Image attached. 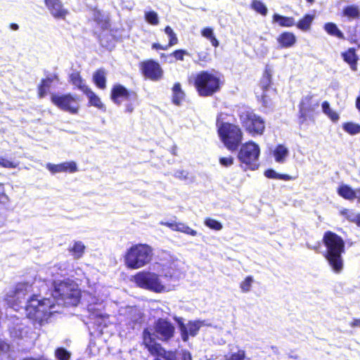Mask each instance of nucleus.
<instances>
[{
  "instance_id": "f257e3e1",
  "label": "nucleus",
  "mask_w": 360,
  "mask_h": 360,
  "mask_svg": "<svg viewBox=\"0 0 360 360\" xmlns=\"http://www.w3.org/2000/svg\"><path fill=\"white\" fill-rule=\"evenodd\" d=\"M53 283L54 290L52 299L39 300L35 296L30 297L32 285L28 282H23L7 288L4 300L12 307L24 303L22 307L25 309L27 318L41 326L48 321L51 315L59 313L61 306H76L80 300V291L75 283L55 279L53 280Z\"/></svg>"
},
{
  "instance_id": "f03ea898",
  "label": "nucleus",
  "mask_w": 360,
  "mask_h": 360,
  "mask_svg": "<svg viewBox=\"0 0 360 360\" xmlns=\"http://www.w3.org/2000/svg\"><path fill=\"white\" fill-rule=\"evenodd\" d=\"M160 264H156L153 266V270L155 271L143 270L138 272L134 276L133 281L139 288L153 292L162 293L171 291L174 285L168 283L163 279L160 271Z\"/></svg>"
},
{
  "instance_id": "7ed1b4c3",
  "label": "nucleus",
  "mask_w": 360,
  "mask_h": 360,
  "mask_svg": "<svg viewBox=\"0 0 360 360\" xmlns=\"http://www.w3.org/2000/svg\"><path fill=\"white\" fill-rule=\"evenodd\" d=\"M323 241L326 248V259L332 270L340 274L343 269L342 254L345 252L344 240L337 234L327 231L323 236Z\"/></svg>"
},
{
  "instance_id": "20e7f679",
  "label": "nucleus",
  "mask_w": 360,
  "mask_h": 360,
  "mask_svg": "<svg viewBox=\"0 0 360 360\" xmlns=\"http://www.w3.org/2000/svg\"><path fill=\"white\" fill-rule=\"evenodd\" d=\"M189 81L193 82L200 96H211L219 89V78L207 71H201L193 75Z\"/></svg>"
},
{
  "instance_id": "39448f33",
  "label": "nucleus",
  "mask_w": 360,
  "mask_h": 360,
  "mask_svg": "<svg viewBox=\"0 0 360 360\" xmlns=\"http://www.w3.org/2000/svg\"><path fill=\"white\" fill-rule=\"evenodd\" d=\"M153 257L152 248L146 244H137L131 246L127 252L124 262L131 269H140L148 264Z\"/></svg>"
},
{
  "instance_id": "423d86ee",
  "label": "nucleus",
  "mask_w": 360,
  "mask_h": 360,
  "mask_svg": "<svg viewBox=\"0 0 360 360\" xmlns=\"http://www.w3.org/2000/svg\"><path fill=\"white\" fill-rule=\"evenodd\" d=\"M219 135L225 146L231 151L236 150L243 139L240 129L233 124L221 123L218 127Z\"/></svg>"
},
{
  "instance_id": "0eeeda50",
  "label": "nucleus",
  "mask_w": 360,
  "mask_h": 360,
  "mask_svg": "<svg viewBox=\"0 0 360 360\" xmlns=\"http://www.w3.org/2000/svg\"><path fill=\"white\" fill-rule=\"evenodd\" d=\"M259 146L252 141H250L241 146L238 157L242 163L248 165L251 169H255L259 166Z\"/></svg>"
},
{
  "instance_id": "6e6552de",
  "label": "nucleus",
  "mask_w": 360,
  "mask_h": 360,
  "mask_svg": "<svg viewBox=\"0 0 360 360\" xmlns=\"http://www.w3.org/2000/svg\"><path fill=\"white\" fill-rule=\"evenodd\" d=\"M8 321V330L12 338L16 339L31 338L33 330L29 326L27 319L22 320L19 318L11 317Z\"/></svg>"
},
{
  "instance_id": "1a4fd4ad",
  "label": "nucleus",
  "mask_w": 360,
  "mask_h": 360,
  "mask_svg": "<svg viewBox=\"0 0 360 360\" xmlns=\"http://www.w3.org/2000/svg\"><path fill=\"white\" fill-rule=\"evenodd\" d=\"M240 121L246 130L252 134H262L265 126L264 120L252 111H245L240 115Z\"/></svg>"
},
{
  "instance_id": "9d476101",
  "label": "nucleus",
  "mask_w": 360,
  "mask_h": 360,
  "mask_svg": "<svg viewBox=\"0 0 360 360\" xmlns=\"http://www.w3.org/2000/svg\"><path fill=\"white\" fill-rule=\"evenodd\" d=\"M51 101L60 109L69 112L72 114H76L79 108V103L77 96H73L70 94L64 95L52 94Z\"/></svg>"
},
{
  "instance_id": "9b49d317",
  "label": "nucleus",
  "mask_w": 360,
  "mask_h": 360,
  "mask_svg": "<svg viewBox=\"0 0 360 360\" xmlns=\"http://www.w3.org/2000/svg\"><path fill=\"white\" fill-rule=\"evenodd\" d=\"M176 321L181 330L182 340L184 342L188 340V335L195 336L201 327L211 326V323L205 320L190 321L186 324L184 323L181 318L176 319Z\"/></svg>"
},
{
  "instance_id": "f8f14e48",
  "label": "nucleus",
  "mask_w": 360,
  "mask_h": 360,
  "mask_svg": "<svg viewBox=\"0 0 360 360\" xmlns=\"http://www.w3.org/2000/svg\"><path fill=\"white\" fill-rule=\"evenodd\" d=\"M160 271L163 279L168 283L176 282L181 277V266L182 263L179 260H173L169 265L161 264Z\"/></svg>"
},
{
  "instance_id": "ddd939ff",
  "label": "nucleus",
  "mask_w": 360,
  "mask_h": 360,
  "mask_svg": "<svg viewBox=\"0 0 360 360\" xmlns=\"http://www.w3.org/2000/svg\"><path fill=\"white\" fill-rule=\"evenodd\" d=\"M154 328L157 338L162 341H167L171 339L174 336L175 330L174 325L165 319L157 320Z\"/></svg>"
},
{
  "instance_id": "4468645a",
  "label": "nucleus",
  "mask_w": 360,
  "mask_h": 360,
  "mask_svg": "<svg viewBox=\"0 0 360 360\" xmlns=\"http://www.w3.org/2000/svg\"><path fill=\"white\" fill-rule=\"evenodd\" d=\"M110 98L115 104L120 105L124 101L135 100L136 94L133 91H128L124 86L117 84L111 90Z\"/></svg>"
},
{
  "instance_id": "2eb2a0df",
  "label": "nucleus",
  "mask_w": 360,
  "mask_h": 360,
  "mask_svg": "<svg viewBox=\"0 0 360 360\" xmlns=\"http://www.w3.org/2000/svg\"><path fill=\"white\" fill-rule=\"evenodd\" d=\"M144 75L152 80H158L162 76V70L159 63L154 60H148L142 63Z\"/></svg>"
},
{
  "instance_id": "dca6fc26",
  "label": "nucleus",
  "mask_w": 360,
  "mask_h": 360,
  "mask_svg": "<svg viewBox=\"0 0 360 360\" xmlns=\"http://www.w3.org/2000/svg\"><path fill=\"white\" fill-rule=\"evenodd\" d=\"M45 5L55 18L65 19L68 13L60 0H45Z\"/></svg>"
},
{
  "instance_id": "f3484780",
  "label": "nucleus",
  "mask_w": 360,
  "mask_h": 360,
  "mask_svg": "<svg viewBox=\"0 0 360 360\" xmlns=\"http://www.w3.org/2000/svg\"><path fill=\"white\" fill-rule=\"evenodd\" d=\"M46 168L53 174L65 172L73 173L77 171V164L73 161L65 162L58 165L47 163Z\"/></svg>"
},
{
  "instance_id": "a211bd4d",
  "label": "nucleus",
  "mask_w": 360,
  "mask_h": 360,
  "mask_svg": "<svg viewBox=\"0 0 360 360\" xmlns=\"http://www.w3.org/2000/svg\"><path fill=\"white\" fill-rule=\"evenodd\" d=\"M311 99H312L311 96H306L302 99V101L300 102V120L301 123H302L306 120V117L307 116V114L309 112H312L314 110L315 106L318 105V104L313 105L311 104Z\"/></svg>"
},
{
  "instance_id": "6ab92c4d",
  "label": "nucleus",
  "mask_w": 360,
  "mask_h": 360,
  "mask_svg": "<svg viewBox=\"0 0 360 360\" xmlns=\"http://www.w3.org/2000/svg\"><path fill=\"white\" fill-rule=\"evenodd\" d=\"M153 355L160 356L165 360H181V351L179 353L177 351H166L162 346L158 347V350L154 349Z\"/></svg>"
},
{
  "instance_id": "aec40b11",
  "label": "nucleus",
  "mask_w": 360,
  "mask_h": 360,
  "mask_svg": "<svg viewBox=\"0 0 360 360\" xmlns=\"http://www.w3.org/2000/svg\"><path fill=\"white\" fill-rule=\"evenodd\" d=\"M277 41L282 48H290L296 42L295 35L290 32H284L277 38Z\"/></svg>"
},
{
  "instance_id": "412c9836",
  "label": "nucleus",
  "mask_w": 360,
  "mask_h": 360,
  "mask_svg": "<svg viewBox=\"0 0 360 360\" xmlns=\"http://www.w3.org/2000/svg\"><path fill=\"white\" fill-rule=\"evenodd\" d=\"M143 340L146 347L152 355L155 354L153 350L156 349V348L158 349V347L161 346L160 344L155 342L153 334L148 328L145 329L143 332Z\"/></svg>"
},
{
  "instance_id": "4be33fe9",
  "label": "nucleus",
  "mask_w": 360,
  "mask_h": 360,
  "mask_svg": "<svg viewBox=\"0 0 360 360\" xmlns=\"http://www.w3.org/2000/svg\"><path fill=\"white\" fill-rule=\"evenodd\" d=\"M273 155L276 162L283 163L289 155V150L282 144L278 145L273 150Z\"/></svg>"
},
{
  "instance_id": "5701e85b",
  "label": "nucleus",
  "mask_w": 360,
  "mask_h": 360,
  "mask_svg": "<svg viewBox=\"0 0 360 360\" xmlns=\"http://www.w3.org/2000/svg\"><path fill=\"white\" fill-rule=\"evenodd\" d=\"M84 94L88 98L89 103L91 105H93L104 112L106 110L105 106L102 103L101 98L90 88Z\"/></svg>"
},
{
  "instance_id": "b1692460",
  "label": "nucleus",
  "mask_w": 360,
  "mask_h": 360,
  "mask_svg": "<svg viewBox=\"0 0 360 360\" xmlns=\"http://www.w3.org/2000/svg\"><path fill=\"white\" fill-rule=\"evenodd\" d=\"M185 98V93L181 89L180 83L174 84L172 88V102L176 105H180Z\"/></svg>"
},
{
  "instance_id": "393cba45",
  "label": "nucleus",
  "mask_w": 360,
  "mask_h": 360,
  "mask_svg": "<svg viewBox=\"0 0 360 360\" xmlns=\"http://www.w3.org/2000/svg\"><path fill=\"white\" fill-rule=\"evenodd\" d=\"M271 74H272L271 68L269 66H266V69H265V72L263 75V77L260 82L261 88L264 91V94L262 95V97L264 98L266 97L264 92L266 91H267L268 88L270 86V85L271 84Z\"/></svg>"
},
{
  "instance_id": "a878e982",
  "label": "nucleus",
  "mask_w": 360,
  "mask_h": 360,
  "mask_svg": "<svg viewBox=\"0 0 360 360\" xmlns=\"http://www.w3.org/2000/svg\"><path fill=\"white\" fill-rule=\"evenodd\" d=\"M105 75V72L103 70H98L93 75V80L95 84L101 89H104L106 87Z\"/></svg>"
},
{
  "instance_id": "bb28decb",
  "label": "nucleus",
  "mask_w": 360,
  "mask_h": 360,
  "mask_svg": "<svg viewBox=\"0 0 360 360\" xmlns=\"http://www.w3.org/2000/svg\"><path fill=\"white\" fill-rule=\"evenodd\" d=\"M70 77L71 82L83 93L89 89V86L86 85L84 80L82 79L78 72L72 73Z\"/></svg>"
},
{
  "instance_id": "cd10ccee",
  "label": "nucleus",
  "mask_w": 360,
  "mask_h": 360,
  "mask_svg": "<svg viewBox=\"0 0 360 360\" xmlns=\"http://www.w3.org/2000/svg\"><path fill=\"white\" fill-rule=\"evenodd\" d=\"M273 21L278 22L281 27H292L295 25V19L292 17H285L279 14H274Z\"/></svg>"
},
{
  "instance_id": "c85d7f7f",
  "label": "nucleus",
  "mask_w": 360,
  "mask_h": 360,
  "mask_svg": "<svg viewBox=\"0 0 360 360\" xmlns=\"http://www.w3.org/2000/svg\"><path fill=\"white\" fill-rule=\"evenodd\" d=\"M338 194L347 200L355 199V191L347 185H342L338 188Z\"/></svg>"
},
{
  "instance_id": "c756f323",
  "label": "nucleus",
  "mask_w": 360,
  "mask_h": 360,
  "mask_svg": "<svg viewBox=\"0 0 360 360\" xmlns=\"http://www.w3.org/2000/svg\"><path fill=\"white\" fill-rule=\"evenodd\" d=\"M343 15L349 19H358L360 18L359 8L356 5L347 6L343 9Z\"/></svg>"
},
{
  "instance_id": "7c9ffc66",
  "label": "nucleus",
  "mask_w": 360,
  "mask_h": 360,
  "mask_svg": "<svg viewBox=\"0 0 360 360\" xmlns=\"http://www.w3.org/2000/svg\"><path fill=\"white\" fill-rule=\"evenodd\" d=\"M103 300L101 297L99 295H94L92 297H91V300H89V304L88 306V309L89 311H96V312L93 313V315L95 314L96 316H102L101 312L98 310V309H96L94 307V305H101L103 302Z\"/></svg>"
},
{
  "instance_id": "2f4dec72",
  "label": "nucleus",
  "mask_w": 360,
  "mask_h": 360,
  "mask_svg": "<svg viewBox=\"0 0 360 360\" xmlns=\"http://www.w3.org/2000/svg\"><path fill=\"white\" fill-rule=\"evenodd\" d=\"M324 30L328 34L330 35L335 36L339 39H344L343 33L338 29L335 23H326L324 25Z\"/></svg>"
},
{
  "instance_id": "473e14b6",
  "label": "nucleus",
  "mask_w": 360,
  "mask_h": 360,
  "mask_svg": "<svg viewBox=\"0 0 360 360\" xmlns=\"http://www.w3.org/2000/svg\"><path fill=\"white\" fill-rule=\"evenodd\" d=\"M314 19V15L307 14L297 24V27L303 31L310 29L311 24Z\"/></svg>"
},
{
  "instance_id": "72a5a7b5",
  "label": "nucleus",
  "mask_w": 360,
  "mask_h": 360,
  "mask_svg": "<svg viewBox=\"0 0 360 360\" xmlns=\"http://www.w3.org/2000/svg\"><path fill=\"white\" fill-rule=\"evenodd\" d=\"M342 57L345 61L350 64L352 70L356 69V56L354 50L349 49L348 51L343 53Z\"/></svg>"
},
{
  "instance_id": "f704fd0d",
  "label": "nucleus",
  "mask_w": 360,
  "mask_h": 360,
  "mask_svg": "<svg viewBox=\"0 0 360 360\" xmlns=\"http://www.w3.org/2000/svg\"><path fill=\"white\" fill-rule=\"evenodd\" d=\"M225 360H251L250 358L246 356L245 352L243 349H238L236 352H231L224 356Z\"/></svg>"
},
{
  "instance_id": "c9c22d12",
  "label": "nucleus",
  "mask_w": 360,
  "mask_h": 360,
  "mask_svg": "<svg viewBox=\"0 0 360 360\" xmlns=\"http://www.w3.org/2000/svg\"><path fill=\"white\" fill-rule=\"evenodd\" d=\"M52 82L53 79L51 78H46L41 80V82L38 88V94L40 98H43L46 95Z\"/></svg>"
},
{
  "instance_id": "e433bc0d",
  "label": "nucleus",
  "mask_w": 360,
  "mask_h": 360,
  "mask_svg": "<svg viewBox=\"0 0 360 360\" xmlns=\"http://www.w3.org/2000/svg\"><path fill=\"white\" fill-rule=\"evenodd\" d=\"M322 109L323 112L327 115L333 122H337L339 120V115L330 108L328 101H324L322 103Z\"/></svg>"
},
{
  "instance_id": "4c0bfd02",
  "label": "nucleus",
  "mask_w": 360,
  "mask_h": 360,
  "mask_svg": "<svg viewBox=\"0 0 360 360\" xmlns=\"http://www.w3.org/2000/svg\"><path fill=\"white\" fill-rule=\"evenodd\" d=\"M85 245L81 241H77L74 243L71 251L75 258H80L84 254Z\"/></svg>"
},
{
  "instance_id": "58836bf2",
  "label": "nucleus",
  "mask_w": 360,
  "mask_h": 360,
  "mask_svg": "<svg viewBox=\"0 0 360 360\" xmlns=\"http://www.w3.org/2000/svg\"><path fill=\"white\" fill-rule=\"evenodd\" d=\"M251 7L252 9H254L257 13H260L262 15H266L267 14V8L265 6V4L258 0H254L252 1L251 4Z\"/></svg>"
},
{
  "instance_id": "ea45409f",
  "label": "nucleus",
  "mask_w": 360,
  "mask_h": 360,
  "mask_svg": "<svg viewBox=\"0 0 360 360\" xmlns=\"http://www.w3.org/2000/svg\"><path fill=\"white\" fill-rule=\"evenodd\" d=\"M175 231L182 232L193 236L197 235L196 231L192 229L188 226L181 222H176Z\"/></svg>"
},
{
  "instance_id": "a19ab883",
  "label": "nucleus",
  "mask_w": 360,
  "mask_h": 360,
  "mask_svg": "<svg viewBox=\"0 0 360 360\" xmlns=\"http://www.w3.org/2000/svg\"><path fill=\"white\" fill-rule=\"evenodd\" d=\"M343 129L351 135L360 133V125L353 122H347L343 124Z\"/></svg>"
},
{
  "instance_id": "79ce46f5",
  "label": "nucleus",
  "mask_w": 360,
  "mask_h": 360,
  "mask_svg": "<svg viewBox=\"0 0 360 360\" xmlns=\"http://www.w3.org/2000/svg\"><path fill=\"white\" fill-rule=\"evenodd\" d=\"M55 356L58 360H68L71 354L63 347H58L55 351Z\"/></svg>"
},
{
  "instance_id": "37998d69",
  "label": "nucleus",
  "mask_w": 360,
  "mask_h": 360,
  "mask_svg": "<svg viewBox=\"0 0 360 360\" xmlns=\"http://www.w3.org/2000/svg\"><path fill=\"white\" fill-rule=\"evenodd\" d=\"M145 19L149 24L153 25H157L159 23L158 15L155 11L146 12Z\"/></svg>"
},
{
  "instance_id": "c03bdc74",
  "label": "nucleus",
  "mask_w": 360,
  "mask_h": 360,
  "mask_svg": "<svg viewBox=\"0 0 360 360\" xmlns=\"http://www.w3.org/2000/svg\"><path fill=\"white\" fill-rule=\"evenodd\" d=\"M254 279L251 276H247L240 284L243 292H248L250 290Z\"/></svg>"
},
{
  "instance_id": "a18cd8bd",
  "label": "nucleus",
  "mask_w": 360,
  "mask_h": 360,
  "mask_svg": "<svg viewBox=\"0 0 360 360\" xmlns=\"http://www.w3.org/2000/svg\"><path fill=\"white\" fill-rule=\"evenodd\" d=\"M165 32L168 35L169 38L168 46H172L178 43L176 34L174 32L173 30L169 26H167L165 27Z\"/></svg>"
},
{
  "instance_id": "49530a36",
  "label": "nucleus",
  "mask_w": 360,
  "mask_h": 360,
  "mask_svg": "<svg viewBox=\"0 0 360 360\" xmlns=\"http://www.w3.org/2000/svg\"><path fill=\"white\" fill-rule=\"evenodd\" d=\"M65 270V264H56L48 270V274L52 277H56L57 275L62 274Z\"/></svg>"
},
{
  "instance_id": "de8ad7c7",
  "label": "nucleus",
  "mask_w": 360,
  "mask_h": 360,
  "mask_svg": "<svg viewBox=\"0 0 360 360\" xmlns=\"http://www.w3.org/2000/svg\"><path fill=\"white\" fill-rule=\"evenodd\" d=\"M266 177L269 179H289L288 176L286 174H279L274 169H268L264 172Z\"/></svg>"
},
{
  "instance_id": "09e8293b",
  "label": "nucleus",
  "mask_w": 360,
  "mask_h": 360,
  "mask_svg": "<svg viewBox=\"0 0 360 360\" xmlns=\"http://www.w3.org/2000/svg\"><path fill=\"white\" fill-rule=\"evenodd\" d=\"M205 224L209 228L216 231H219L222 229V225L219 221L210 218L205 219Z\"/></svg>"
},
{
  "instance_id": "8fccbe9b",
  "label": "nucleus",
  "mask_w": 360,
  "mask_h": 360,
  "mask_svg": "<svg viewBox=\"0 0 360 360\" xmlns=\"http://www.w3.org/2000/svg\"><path fill=\"white\" fill-rule=\"evenodd\" d=\"M342 214L345 216V217L350 221L356 223L358 220V217H359V214L358 213L354 212L352 210H345L342 212Z\"/></svg>"
},
{
  "instance_id": "3c124183",
  "label": "nucleus",
  "mask_w": 360,
  "mask_h": 360,
  "mask_svg": "<svg viewBox=\"0 0 360 360\" xmlns=\"http://www.w3.org/2000/svg\"><path fill=\"white\" fill-rule=\"evenodd\" d=\"M94 20L101 25L102 28L107 27V20L104 15L100 11H96L94 14Z\"/></svg>"
},
{
  "instance_id": "603ef678",
  "label": "nucleus",
  "mask_w": 360,
  "mask_h": 360,
  "mask_svg": "<svg viewBox=\"0 0 360 360\" xmlns=\"http://www.w3.org/2000/svg\"><path fill=\"white\" fill-rule=\"evenodd\" d=\"M0 166L5 168H16L18 166V163L7 160L3 157H0Z\"/></svg>"
},
{
  "instance_id": "864d4df0",
  "label": "nucleus",
  "mask_w": 360,
  "mask_h": 360,
  "mask_svg": "<svg viewBox=\"0 0 360 360\" xmlns=\"http://www.w3.org/2000/svg\"><path fill=\"white\" fill-rule=\"evenodd\" d=\"M9 349V345L0 340V360H4V358L8 357L7 352Z\"/></svg>"
},
{
  "instance_id": "5fc2aeb1",
  "label": "nucleus",
  "mask_w": 360,
  "mask_h": 360,
  "mask_svg": "<svg viewBox=\"0 0 360 360\" xmlns=\"http://www.w3.org/2000/svg\"><path fill=\"white\" fill-rule=\"evenodd\" d=\"M188 52L185 50L179 49L174 51L172 55L179 60H184V57L185 55H187Z\"/></svg>"
},
{
  "instance_id": "6e6d98bb",
  "label": "nucleus",
  "mask_w": 360,
  "mask_h": 360,
  "mask_svg": "<svg viewBox=\"0 0 360 360\" xmlns=\"http://www.w3.org/2000/svg\"><path fill=\"white\" fill-rule=\"evenodd\" d=\"M219 162L221 165L224 167H229L233 165V159L231 156L227 158H221L219 159Z\"/></svg>"
},
{
  "instance_id": "4d7b16f0",
  "label": "nucleus",
  "mask_w": 360,
  "mask_h": 360,
  "mask_svg": "<svg viewBox=\"0 0 360 360\" xmlns=\"http://www.w3.org/2000/svg\"><path fill=\"white\" fill-rule=\"evenodd\" d=\"M8 201V196L5 193L4 185L0 184V203L4 204Z\"/></svg>"
},
{
  "instance_id": "13d9d810",
  "label": "nucleus",
  "mask_w": 360,
  "mask_h": 360,
  "mask_svg": "<svg viewBox=\"0 0 360 360\" xmlns=\"http://www.w3.org/2000/svg\"><path fill=\"white\" fill-rule=\"evenodd\" d=\"M202 35L209 39L214 36L213 30L210 27L204 28L202 30Z\"/></svg>"
},
{
  "instance_id": "bf43d9fd",
  "label": "nucleus",
  "mask_w": 360,
  "mask_h": 360,
  "mask_svg": "<svg viewBox=\"0 0 360 360\" xmlns=\"http://www.w3.org/2000/svg\"><path fill=\"white\" fill-rule=\"evenodd\" d=\"M174 176L179 179H186L188 178V172L184 169L177 170Z\"/></svg>"
},
{
  "instance_id": "052dcab7",
  "label": "nucleus",
  "mask_w": 360,
  "mask_h": 360,
  "mask_svg": "<svg viewBox=\"0 0 360 360\" xmlns=\"http://www.w3.org/2000/svg\"><path fill=\"white\" fill-rule=\"evenodd\" d=\"M160 224H161L162 226H166L169 227L170 229H172V231H175L176 221H172L165 222V221H162L160 222Z\"/></svg>"
},
{
  "instance_id": "680f3d73",
  "label": "nucleus",
  "mask_w": 360,
  "mask_h": 360,
  "mask_svg": "<svg viewBox=\"0 0 360 360\" xmlns=\"http://www.w3.org/2000/svg\"><path fill=\"white\" fill-rule=\"evenodd\" d=\"M181 360H192L191 353L187 350H181Z\"/></svg>"
},
{
  "instance_id": "e2e57ef3",
  "label": "nucleus",
  "mask_w": 360,
  "mask_h": 360,
  "mask_svg": "<svg viewBox=\"0 0 360 360\" xmlns=\"http://www.w3.org/2000/svg\"><path fill=\"white\" fill-rule=\"evenodd\" d=\"M168 47H169V46L166 45V46H162L160 44H153V49H161V50H167L168 49Z\"/></svg>"
},
{
  "instance_id": "0e129e2a",
  "label": "nucleus",
  "mask_w": 360,
  "mask_h": 360,
  "mask_svg": "<svg viewBox=\"0 0 360 360\" xmlns=\"http://www.w3.org/2000/svg\"><path fill=\"white\" fill-rule=\"evenodd\" d=\"M6 221V217L4 214V209H0V227L2 226Z\"/></svg>"
},
{
  "instance_id": "69168bd1",
  "label": "nucleus",
  "mask_w": 360,
  "mask_h": 360,
  "mask_svg": "<svg viewBox=\"0 0 360 360\" xmlns=\"http://www.w3.org/2000/svg\"><path fill=\"white\" fill-rule=\"evenodd\" d=\"M350 326L352 327H360V319H354Z\"/></svg>"
},
{
  "instance_id": "338daca9",
  "label": "nucleus",
  "mask_w": 360,
  "mask_h": 360,
  "mask_svg": "<svg viewBox=\"0 0 360 360\" xmlns=\"http://www.w3.org/2000/svg\"><path fill=\"white\" fill-rule=\"evenodd\" d=\"M212 44V46L217 47L219 45V41L218 40L215 38L214 36H213L212 37H211L210 39H209Z\"/></svg>"
},
{
  "instance_id": "774afa93",
  "label": "nucleus",
  "mask_w": 360,
  "mask_h": 360,
  "mask_svg": "<svg viewBox=\"0 0 360 360\" xmlns=\"http://www.w3.org/2000/svg\"><path fill=\"white\" fill-rule=\"evenodd\" d=\"M23 360H48L46 358H45L44 356H41L38 359H34V358H27V359H25Z\"/></svg>"
}]
</instances>
